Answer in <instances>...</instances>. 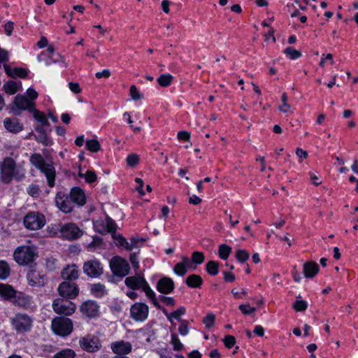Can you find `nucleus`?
<instances>
[{"label": "nucleus", "instance_id": "obj_37", "mask_svg": "<svg viewBox=\"0 0 358 358\" xmlns=\"http://www.w3.org/2000/svg\"><path fill=\"white\" fill-rule=\"evenodd\" d=\"M78 176L80 178H84L88 183L96 181L97 178L96 173L92 171H87L85 173L80 171Z\"/></svg>", "mask_w": 358, "mask_h": 358}, {"label": "nucleus", "instance_id": "obj_59", "mask_svg": "<svg viewBox=\"0 0 358 358\" xmlns=\"http://www.w3.org/2000/svg\"><path fill=\"white\" fill-rule=\"evenodd\" d=\"M129 259H130L131 264H132L135 270L138 269L139 262H138L137 255L136 253L131 254Z\"/></svg>", "mask_w": 358, "mask_h": 358}, {"label": "nucleus", "instance_id": "obj_39", "mask_svg": "<svg viewBox=\"0 0 358 358\" xmlns=\"http://www.w3.org/2000/svg\"><path fill=\"white\" fill-rule=\"evenodd\" d=\"M87 150L93 152H97L101 149V145L97 140L92 139L86 141Z\"/></svg>", "mask_w": 358, "mask_h": 358}, {"label": "nucleus", "instance_id": "obj_64", "mask_svg": "<svg viewBox=\"0 0 358 358\" xmlns=\"http://www.w3.org/2000/svg\"><path fill=\"white\" fill-rule=\"evenodd\" d=\"M4 30L8 36H10L13 30V23L8 22L4 25Z\"/></svg>", "mask_w": 358, "mask_h": 358}, {"label": "nucleus", "instance_id": "obj_8", "mask_svg": "<svg viewBox=\"0 0 358 358\" xmlns=\"http://www.w3.org/2000/svg\"><path fill=\"white\" fill-rule=\"evenodd\" d=\"M110 267L113 273L119 277L126 276L130 271V266L127 261L118 256L111 259Z\"/></svg>", "mask_w": 358, "mask_h": 358}, {"label": "nucleus", "instance_id": "obj_26", "mask_svg": "<svg viewBox=\"0 0 358 358\" xmlns=\"http://www.w3.org/2000/svg\"><path fill=\"white\" fill-rule=\"evenodd\" d=\"M16 292L10 285L0 284V296L4 300H10L15 297Z\"/></svg>", "mask_w": 358, "mask_h": 358}, {"label": "nucleus", "instance_id": "obj_62", "mask_svg": "<svg viewBox=\"0 0 358 358\" xmlns=\"http://www.w3.org/2000/svg\"><path fill=\"white\" fill-rule=\"evenodd\" d=\"M96 78H109L110 76V71L108 69H104L101 71L96 72L95 74Z\"/></svg>", "mask_w": 358, "mask_h": 358}, {"label": "nucleus", "instance_id": "obj_28", "mask_svg": "<svg viewBox=\"0 0 358 358\" xmlns=\"http://www.w3.org/2000/svg\"><path fill=\"white\" fill-rule=\"evenodd\" d=\"M185 313L186 309L184 306L179 307L176 310L171 313H168L166 311L164 310V315L171 323H173V320H178L180 322L182 321L183 320H181V317L184 315Z\"/></svg>", "mask_w": 358, "mask_h": 358}, {"label": "nucleus", "instance_id": "obj_20", "mask_svg": "<svg viewBox=\"0 0 358 358\" xmlns=\"http://www.w3.org/2000/svg\"><path fill=\"white\" fill-rule=\"evenodd\" d=\"M175 285L173 280L168 277L161 278L157 284L156 288L158 292L167 294H170L174 289Z\"/></svg>", "mask_w": 358, "mask_h": 358}, {"label": "nucleus", "instance_id": "obj_49", "mask_svg": "<svg viewBox=\"0 0 358 358\" xmlns=\"http://www.w3.org/2000/svg\"><path fill=\"white\" fill-rule=\"evenodd\" d=\"M307 307V302L303 300H297L293 304V308L296 311H304Z\"/></svg>", "mask_w": 358, "mask_h": 358}, {"label": "nucleus", "instance_id": "obj_3", "mask_svg": "<svg viewBox=\"0 0 358 358\" xmlns=\"http://www.w3.org/2000/svg\"><path fill=\"white\" fill-rule=\"evenodd\" d=\"M38 257V249L34 245L18 246L13 252L14 260L20 266L31 264Z\"/></svg>", "mask_w": 358, "mask_h": 358}, {"label": "nucleus", "instance_id": "obj_31", "mask_svg": "<svg viewBox=\"0 0 358 358\" xmlns=\"http://www.w3.org/2000/svg\"><path fill=\"white\" fill-rule=\"evenodd\" d=\"M90 292L94 296L97 298H101L107 294V289L105 285L101 283L91 285Z\"/></svg>", "mask_w": 358, "mask_h": 358}, {"label": "nucleus", "instance_id": "obj_53", "mask_svg": "<svg viewBox=\"0 0 358 358\" xmlns=\"http://www.w3.org/2000/svg\"><path fill=\"white\" fill-rule=\"evenodd\" d=\"M215 317L213 314H208L203 320L206 327L211 328L215 324Z\"/></svg>", "mask_w": 358, "mask_h": 358}, {"label": "nucleus", "instance_id": "obj_56", "mask_svg": "<svg viewBox=\"0 0 358 358\" xmlns=\"http://www.w3.org/2000/svg\"><path fill=\"white\" fill-rule=\"evenodd\" d=\"M142 241L137 236H133L130 238V241L128 242L129 246L127 247V250H131L132 249L137 247V243Z\"/></svg>", "mask_w": 358, "mask_h": 358}, {"label": "nucleus", "instance_id": "obj_22", "mask_svg": "<svg viewBox=\"0 0 358 358\" xmlns=\"http://www.w3.org/2000/svg\"><path fill=\"white\" fill-rule=\"evenodd\" d=\"M70 196L73 204L83 206L86 203V196L84 191L79 187H73L70 192Z\"/></svg>", "mask_w": 358, "mask_h": 358}, {"label": "nucleus", "instance_id": "obj_33", "mask_svg": "<svg viewBox=\"0 0 358 358\" xmlns=\"http://www.w3.org/2000/svg\"><path fill=\"white\" fill-rule=\"evenodd\" d=\"M10 273V268L8 264L3 261L0 260V279H6Z\"/></svg>", "mask_w": 358, "mask_h": 358}, {"label": "nucleus", "instance_id": "obj_47", "mask_svg": "<svg viewBox=\"0 0 358 358\" xmlns=\"http://www.w3.org/2000/svg\"><path fill=\"white\" fill-rule=\"evenodd\" d=\"M178 332L182 336H187L189 334V322L187 320L180 321Z\"/></svg>", "mask_w": 358, "mask_h": 358}, {"label": "nucleus", "instance_id": "obj_60", "mask_svg": "<svg viewBox=\"0 0 358 358\" xmlns=\"http://www.w3.org/2000/svg\"><path fill=\"white\" fill-rule=\"evenodd\" d=\"M177 137L180 141H189L190 139V134L186 131H181L178 133Z\"/></svg>", "mask_w": 358, "mask_h": 358}, {"label": "nucleus", "instance_id": "obj_61", "mask_svg": "<svg viewBox=\"0 0 358 358\" xmlns=\"http://www.w3.org/2000/svg\"><path fill=\"white\" fill-rule=\"evenodd\" d=\"M69 87L71 90V91L75 94H78L81 92V88L78 83H69Z\"/></svg>", "mask_w": 358, "mask_h": 358}, {"label": "nucleus", "instance_id": "obj_13", "mask_svg": "<svg viewBox=\"0 0 358 358\" xmlns=\"http://www.w3.org/2000/svg\"><path fill=\"white\" fill-rule=\"evenodd\" d=\"M58 293L63 298L73 299L79 294V289L74 282L64 281L58 287Z\"/></svg>", "mask_w": 358, "mask_h": 358}, {"label": "nucleus", "instance_id": "obj_52", "mask_svg": "<svg viewBox=\"0 0 358 358\" xmlns=\"http://www.w3.org/2000/svg\"><path fill=\"white\" fill-rule=\"evenodd\" d=\"M27 76V71L23 68L17 67L13 69L12 78H25Z\"/></svg>", "mask_w": 358, "mask_h": 358}, {"label": "nucleus", "instance_id": "obj_16", "mask_svg": "<svg viewBox=\"0 0 358 358\" xmlns=\"http://www.w3.org/2000/svg\"><path fill=\"white\" fill-rule=\"evenodd\" d=\"M61 236L68 240H73L82 235V231L73 223H68L61 226L59 229Z\"/></svg>", "mask_w": 358, "mask_h": 358}, {"label": "nucleus", "instance_id": "obj_12", "mask_svg": "<svg viewBox=\"0 0 358 358\" xmlns=\"http://www.w3.org/2000/svg\"><path fill=\"white\" fill-rule=\"evenodd\" d=\"M80 313L88 318H95L100 315V306L93 300L84 301L79 308Z\"/></svg>", "mask_w": 358, "mask_h": 358}, {"label": "nucleus", "instance_id": "obj_4", "mask_svg": "<svg viewBox=\"0 0 358 358\" xmlns=\"http://www.w3.org/2000/svg\"><path fill=\"white\" fill-rule=\"evenodd\" d=\"M51 329L55 334L65 337L70 335L73 331V323L68 317L57 316L52 319Z\"/></svg>", "mask_w": 358, "mask_h": 358}, {"label": "nucleus", "instance_id": "obj_24", "mask_svg": "<svg viewBox=\"0 0 358 358\" xmlns=\"http://www.w3.org/2000/svg\"><path fill=\"white\" fill-rule=\"evenodd\" d=\"M79 276L78 266L75 264L68 265L62 271V277L66 280H76Z\"/></svg>", "mask_w": 358, "mask_h": 358}, {"label": "nucleus", "instance_id": "obj_38", "mask_svg": "<svg viewBox=\"0 0 358 358\" xmlns=\"http://www.w3.org/2000/svg\"><path fill=\"white\" fill-rule=\"evenodd\" d=\"M34 110V117L38 122L41 124L42 126H47L49 124L48 120L45 116V115L40 112L37 110Z\"/></svg>", "mask_w": 358, "mask_h": 358}, {"label": "nucleus", "instance_id": "obj_32", "mask_svg": "<svg viewBox=\"0 0 358 358\" xmlns=\"http://www.w3.org/2000/svg\"><path fill=\"white\" fill-rule=\"evenodd\" d=\"M203 282L202 278L196 274L189 275L186 279L187 286L192 288L199 287Z\"/></svg>", "mask_w": 358, "mask_h": 358}, {"label": "nucleus", "instance_id": "obj_7", "mask_svg": "<svg viewBox=\"0 0 358 358\" xmlns=\"http://www.w3.org/2000/svg\"><path fill=\"white\" fill-rule=\"evenodd\" d=\"M24 227L30 230L41 229L45 224L44 215L38 212H29L24 218Z\"/></svg>", "mask_w": 358, "mask_h": 358}, {"label": "nucleus", "instance_id": "obj_45", "mask_svg": "<svg viewBox=\"0 0 358 358\" xmlns=\"http://www.w3.org/2000/svg\"><path fill=\"white\" fill-rule=\"evenodd\" d=\"M114 242L117 247H122L124 249L127 250V247L129 246L128 241L121 235H115L114 236Z\"/></svg>", "mask_w": 358, "mask_h": 358}, {"label": "nucleus", "instance_id": "obj_54", "mask_svg": "<svg viewBox=\"0 0 358 358\" xmlns=\"http://www.w3.org/2000/svg\"><path fill=\"white\" fill-rule=\"evenodd\" d=\"M223 341L227 348H231L236 343V338L234 336L227 335L224 337Z\"/></svg>", "mask_w": 358, "mask_h": 358}, {"label": "nucleus", "instance_id": "obj_15", "mask_svg": "<svg viewBox=\"0 0 358 358\" xmlns=\"http://www.w3.org/2000/svg\"><path fill=\"white\" fill-rule=\"evenodd\" d=\"M83 271L90 278H98L103 273V267L98 260L91 259L84 263Z\"/></svg>", "mask_w": 358, "mask_h": 358}, {"label": "nucleus", "instance_id": "obj_27", "mask_svg": "<svg viewBox=\"0 0 358 358\" xmlns=\"http://www.w3.org/2000/svg\"><path fill=\"white\" fill-rule=\"evenodd\" d=\"M319 271L318 265L313 262H308L303 264V274L306 278H313Z\"/></svg>", "mask_w": 358, "mask_h": 358}, {"label": "nucleus", "instance_id": "obj_41", "mask_svg": "<svg viewBox=\"0 0 358 358\" xmlns=\"http://www.w3.org/2000/svg\"><path fill=\"white\" fill-rule=\"evenodd\" d=\"M35 138L38 143L44 145H50L52 144V140L47 136L46 133L36 134Z\"/></svg>", "mask_w": 358, "mask_h": 358}, {"label": "nucleus", "instance_id": "obj_43", "mask_svg": "<svg viewBox=\"0 0 358 358\" xmlns=\"http://www.w3.org/2000/svg\"><path fill=\"white\" fill-rule=\"evenodd\" d=\"M27 192L31 196L37 198L40 195L41 189L38 185L31 184L27 187Z\"/></svg>", "mask_w": 358, "mask_h": 358}, {"label": "nucleus", "instance_id": "obj_29", "mask_svg": "<svg viewBox=\"0 0 358 358\" xmlns=\"http://www.w3.org/2000/svg\"><path fill=\"white\" fill-rule=\"evenodd\" d=\"M145 294L147 299L150 301V302L155 306L159 307V302L157 301V298L155 292L152 290V289L149 285L148 282L145 284V285L141 289Z\"/></svg>", "mask_w": 358, "mask_h": 358}, {"label": "nucleus", "instance_id": "obj_17", "mask_svg": "<svg viewBox=\"0 0 358 358\" xmlns=\"http://www.w3.org/2000/svg\"><path fill=\"white\" fill-rule=\"evenodd\" d=\"M147 282V280L141 274L129 276L124 280L125 285L133 290L142 289Z\"/></svg>", "mask_w": 358, "mask_h": 358}, {"label": "nucleus", "instance_id": "obj_25", "mask_svg": "<svg viewBox=\"0 0 358 358\" xmlns=\"http://www.w3.org/2000/svg\"><path fill=\"white\" fill-rule=\"evenodd\" d=\"M5 128L13 133H17L23 129V126L17 119L6 118L3 122Z\"/></svg>", "mask_w": 358, "mask_h": 358}, {"label": "nucleus", "instance_id": "obj_23", "mask_svg": "<svg viewBox=\"0 0 358 358\" xmlns=\"http://www.w3.org/2000/svg\"><path fill=\"white\" fill-rule=\"evenodd\" d=\"M95 227L100 233L106 234L114 232L116 229V224L112 219L107 217L104 222H97Z\"/></svg>", "mask_w": 358, "mask_h": 358}, {"label": "nucleus", "instance_id": "obj_30", "mask_svg": "<svg viewBox=\"0 0 358 358\" xmlns=\"http://www.w3.org/2000/svg\"><path fill=\"white\" fill-rule=\"evenodd\" d=\"M21 87L22 83L20 82L17 83L13 80L8 81L3 86L5 92L10 95L16 93Z\"/></svg>", "mask_w": 358, "mask_h": 358}, {"label": "nucleus", "instance_id": "obj_50", "mask_svg": "<svg viewBox=\"0 0 358 358\" xmlns=\"http://www.w3.org/2000/svg\"><path fill=\"white\" fill-rule=\"evenodd\" d=\"M236 257L240 262L243 263L248 259L249 253L245 250H238Z\"/></svg>", "mask_w": 358, "mask_h": 358}, {"label": "nucleus", "instance_id": "obj_10", "mask_svg": "<svg viewBox=\"0 0 358 358\" xmlns=\"http://www.w3.org/2000/svg\"><path fill=\"white\" fill-rule=\"evenodd\" d=\"M34 107V102L29 100L24 95L17 94L13 99L11 110L15 115H19L22 110H33Z\"/></svg>", "mask_w": 358, "mask_h": 358}, {"label": "nucleus", "instance_id": "obj_19", "mask_svg": "<svg viewBox=\"0 0 358 358\" xmlns=\"http://www.w3.org/2000/svg\"><path fill=\"white\" fill-rule=\"evenodd\" d=\"M113 352L117 355H127L131 352L132 346L129 342L119 341L110 344Z\"/></svg>", "mask_w": 358, "mask_h": 358}, {"label": "nucleus", "instance_id": "obj_63", "mask_svg": "<svg viewBox=\"0 0 358 358\" xmlns=\"http://www.w3.org/2000/svg\"><path fill=\"white\" fill-rule=\"evenodd\" d=\"M161 301L167 306H173L176 304L175 299L173 297L162 296Z\"/></svg>", "mask_w": 358, "mask_h": 358}, {"label": "nucleus", "instance_id": "obj_14", "mask_svg": "<svg viewBox=\"0 0 358 358\" xmlns=\"http://www.w3.org/2000/svg\"><path fill=\"white\" fill-rule=\"evenodd\" d=\"M55 203L57 208L64 213H71L74 208V204L71 199L70 195L58 192L55 196Z\"/></svg>", "mask_w": 358, "mask_h": 358}, {"label": "nucleus", "instance_id": "obj_57", "mask_svg": "<svg viewBox=\"0 0 358 358\" xmlns=\"http://www.w3.org/2000/svg\"><path fill=\"white\" fill-rule=\"evenodd\" d=\"M27 96L29 97V100L34 102L38 97V92L33 88H29L26 92Z\"/></svg>", "mask_w": 358, "mask_h": 358}, {"label": "nucleus", "instance_id": "obj_51", "mask_svg": "<svg viewBox=\"0 0 358 358\" xmlns=\"http://www.w3.org/2000/svg\"><path fill=\"white\" fill-rule=\"evenodd\" d=\"M238 308L244 315H250L256 311V308L250 306L249 303L241 304Z\"/></svg>", "mask_w": 358, "mask_h": 358}, {"label": "nucleus", "instance_id": "obj_34", "mask_svg": "<svg viewBox=\"0 0 358 358\" xmlns=\"http://www.w3.org/2000/svg\"><path fill=\"white\" fill-rule=\"evenodd\" d=\"M76 353L71 349H64L57 352L52 358H75Z\"/></svg>", "mask_w": 358, "mask_h": 358}, {"label": "nucleus", "instance_id": "obj_9", "mask_svg": "<svg viewBox=\"0 0 358 358\" xmlns=\"http://www.w3.org/2000/svg\"><path fill=\"white\" fill-rule=\"evenodd\" d=\"M79 345L82 350L88 352H97L101 348L99 338L93 334L81 337L79 340Z\"/></svg>", "mask_w": 358, "mask_h": 358}, {"label": "nucleus", "instance_id": "obj_6", "mask_svg": "<svg viewBox=\"0 0 358 358\" xmlns=\"http://www.w3.org/2000/svg\"><path fill=\"white\" fill-rule=\"evenodd\" d=\"M52 309L59 315L70 316L76 312V305L72 301L57 298L52 302Z\"/></svg>", "mask_w": 358, "mask_h": 358}, {"label": "nucleus", "instance_id": "obj_5", "mask_svg": "<svg viewBox=\"0 0 358 358\" xmlns=\"http://www.w3.org/2000/svg\"><path fill=\"white\" fill-rule=\"evenodd\" d=\"M33 322L34 319L24 313L16 314L10 320L13 329L19 334L29 331L32 328Z\"/></svg>", "mask_w": 358, "mask_h": 358}, {"label": "nucleus", "instance_id": "obj_55", "mask_svg": "<svg viewBox=\"0 0 358 358\" xmlns=\"http://www.w3.org/2000/svg\"><path fill=\"white\" fill-rule=\"evenodd\" d=\"M130 95L132 99L134 100H139L141 99L142 96L137 87L135 85H131L130 87Z\"/></svg>", "mask_w": 358, "mask_h": 358}, {"label": "nucleus", "instance_id": "obj_36", "mask_svg": "<svg viewBox=\"0 0 358 358\" xmlns=\"http://www.w3.org/2000/svg\"><path fill=\"white\" fill-rule=\"evenodd\" d=\"M206 271L211 275H216L219 272V264L215 261H210L206 264Z\"/></svg>", "mask_w": 358, "mask_h": 358}, {"label": "nucleus", "instance_id": "obj_2", "mask_svg": "<svg viewBox=\"0 0 358 358\" xmlns=\"http://www.w3.org/2000/svg\"><path fill=\"white\" fill-rule=\"evenodd\" d=\"M31 164L46 177L49 187L55 185L56 171L53 164L46 162L41 154L34 153L30 157Z\"/></svg>", "mask_w": 358, "mask_h": 358}, {"label": "nucleus", "instance_id": "obj_58", "mask_svg": "<svg viewBox=\"0 0 358 358\" xmlns=\"http://www.w3.org/2000/svg\"><path fill=\"white\" fill-rule=\"evenodd\" d=\"M231 293L235 298L241 299L243 295H245L247 294V292L244 289H238L237 288H234L231 290Z\"/></svg>", "mask_w": 358, "mask_h": 358}, {"label": "nucleus", "instance_id": "obj_46", "mask_svg": "<svg viewBox=\"0 0 358 358\" xmlns=\"http://www.w3.org/2000/svg\"><path fill=\"white\" fill-rule=\"evenodd\" d=\"M204 261V255L201 252H194L192 255V262L191 263H194L195 264H201Z\"/></svg>", "mask_w": 358, "mask_h": 358}, {"label": "nucleus", "instance_id": "obj_42", "mask_svg": "<svg viewBox=\"0 0 358 358\" xmlns=\"http://www.w3.org/2000/svg\"><path fill=\"white\" fill-rule=\"evenodd\" d=\"M171 343L173 345V350L176 351L182 350L184 348V345L180 342L178 336L175 334H171Z\"/></svg>", "mask_w": 358, "mask_h": 358}, {"label": "nucleus", "instance_id": "obj_1", "mask_svg": "<svg viewBox=\"0 0 358 358\" xmlns=\"http://www.w3.org/2000/svg\"><path fill=\"white\" fill-rule=\"evenodd\" d=\"M0 173L1 181L4 183H9L13 179L19 181L25 176V169L22 164H16L11 157L3 159L0 166Z\"/></svg>", "mask_w": 358, "mask_h": 358}, {"label": "nucleus", "instance_id": "obj_11", "mask_svg": "<svg viewBox=\"0 0 358 358\" xmlns=\"http://www.w3.org/2000/svg\"><path fill=\"white\" fill-rule=\"evenodd\" d=\"M149 307L142 302H136L130 308V315L132 319L137 322L145 321L148 316Z\"/></svg>", "mask_w": 358, "mask_h": 358}, {"label": "nucleus", "instance_id": "obj_35", "mask_svg": "<svg viewBox=\"0 0 358 358\" xmlns=\"http://www.w3.org/2000/svg\"><path fill=\"white\" fill-rule=\"evenodd\" d=\"M173 80V76L171 74H162L157 78L158 84L164 87L171 85Z\"/></svg>", "mask_w": 358, "mask_h": 358}, {"label": "nucleus", "instance_id": "obj_18", "mask_svg": "<svg viewBox=\"0 0 358 358\" xmlns=\"http://www.w3.org/2000/svg\"><path fill=\"white\" fill-rule=\"evenodd\" d=\"M28 284L31 287H42L46 283L47 279L44 274L35 270H31L27 275Z\"/></svg>", "mask_w": 358, "mask_h": 358}, {"label": "nucleus", "instance_id": "obj_40", "mask_svg": "<svg viewBox=\"0 0 358 358\" xmlns=\"http://www.w3.org/2000/svg\"><path fill=\"white\" fill-rule=\"evenodd\" d=\"M231 251V248L229 246L222 244L219 247V256L221 259L225 260L229 257Z\"/></svg>", "mask_w": 358, "mask_h": 358}, {"label": "nucleus", "instance_id": "obj_48", "mask_svg": "<svg viewBox=\"0 0 358 358\" xmlns=\"http://www.w3.org/2000/svg\"><path fill=\"white\" fill-rule=\"evenodd\" d=\"M139 157L135 153L129 155L127 157V163L129 166H135L139 163Z\"/></svg>", "mask_w": 358, "mask_h": 358}, {"label": "nucleus", "instance_id": "obj_21", "mask_svg": "<svg viewBox=\"0 0 358 358\" xmlns=\"http://www.w3.org/2000/svg\"><path fill=\"white\" fill-rule=\"evenodd\" d=\"M192 263L190 259L186 257L182 256L181 257V262L176 264L173 268L174 273L180 276H183L191 268Z\"/></svg>", "mask_w": 358, "mask_h": 358}, {"label": "nucleus", "instance_id": "obj_44", "mask_svg": "<svg viewBox=\"0 0 358 358\" xmlns=\"http://www.w3.org/2000/svg\"><path fill=\"white\" fill-rule=\"evenodd\" d=\"M284 52L286 54L292 59H296L299 58L301 56V53L300 51L294 49L292 47L287 48Z\"/></svg>", "mask_w": 358, "mask_h": 358}]
</instances>
